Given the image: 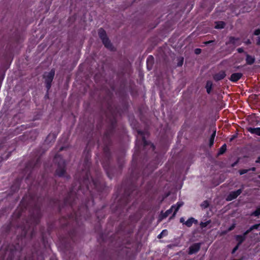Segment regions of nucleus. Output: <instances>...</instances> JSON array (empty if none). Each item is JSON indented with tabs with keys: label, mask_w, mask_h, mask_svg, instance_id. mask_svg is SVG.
I'll list each match as a JSON object with an SVG mask.
<instances>
[{
	"label": "nucleus",
	"mask_w": 260,
	"mask_h": 260,
	"mask_svg": "<svg viewBox=\"0 0 260 260\" xmlns=\"http://www.w3.org/2000/svg\"><path fill=\"white\" fill-rule=\"evenodd\" d=\"M258 226V225H255L253 226V227L251 229L255 228L256 229Z\"/></svg>",
	"instance_id": "30"
},
{
	"label": "nucleus",
	"mask_w": 260,
	"mask_h": 260,
	"mask_svg": "<svg viewBox=\"0 0 260 260\" xmlns=\"http://www.w3.org/2000/svg\"><path fill=\"white\" fill-rule=\"evenodd\" d=\"M194 52L196 54H199L201 52V49L197 48L195 49Z\"/></svg>",
	"instance_id": "23"
},
{
	"label": "nucleus",
	"mask_w": 260,
	"mask_h": 260,
	"mask_svg": "<svg viewBox=\"0 0 260 260\" xmlns=\"http://www.w3.org/2000/svg\"><path fill=\"white\" fill-rule=\"evenodd\" d=\"M225 23L222 21L216 22L215 28L217 29L223 28L224 26Z\"/></svg>",
	"instance_id": "11"
},
{
	"label": "nucleus",
	"mask_w": 260,
	"mask_h": 260,
	"mask_svg": "<svg viewBox=\"0 0 260 260\" xmlns=\"http://www.w3.org/2000/svg\"><path fill=\"white\" fill-rule=\"evenodd\" d=\"M98 33L100 38L102 40L103 43L104 44L106 48L112 50V45L110 43V41H109L108 39L107 38L105 31L102 28H100L99 30Z\"/></svg>",
	"instance_id": "1"
},
{
	"label": "nucleus",
	"mask_w": 260,
	"mask_h": 260,
	"mask_svg": "<svg viewBox=\"0 0 260 260\" xmlns=\"http://www.w3.org/2000/svg\"><path fill=\"white\" fill-rule=\"evenodd\" d=\"M238 51L239 52H242L243 51V49L242 48H239L238 49Z\"/></svg>",
	"instance_id": "28"
},
{
	"label": "nucleus",
	"mask_w": 260,
	"mask_h": 260,
	"mask_svg": "<svg viewBox=\"0 0 260 260\" xmlns=\"http://www.w3.org/2000/svg\"><path fill=\"white\" fill-rule=\"evenodd\" d=\"M54 71L51 70L48 73H46L44 75V78L45 79L47 89H49L51 87V83L54 76Z\"/></svg>",
	"instance_id": "2"
},
{
	"label": "nucleus",
	"mask_w": 260,
	"mask_h": 260,
	"mask_svg": "<svg viewBox=\"0 0 260 260\" xmlns=\"http://www.w3.org/2000/svg\"><path fill=\"white\" fill-rule=\"evenodd\" d=\"M180 222H182V223H184V219L183 218H180Z\"/></svg>",
	"instance_id": "29"
},
{
	"label": "nucleus",
	"mask_w": 260,
	"mask_h": 260,
	"mask_svg": "<svg viewBox=\"0 0 260 260\" xmlns=\"http://www.w3.org/2000/svg\"><path fill=\"white\" fill-rule=\"evenodd\" d=\"M250 170H252V171H255V168H251Z\"/></svg>",
	"instance_id": "33"
},
{
	"label": "nucleus",
	"mask_w": 260,
	"mask_h": 260,
	"mask_svg": "<svg viewBox=\"0 0 260 260\" xmlns=\"http://www.w3.org/2000/svg\"><path fill=\"white\" fill-rule=\"evenodd\" d=\"M209 223H210V221H208L205 222H201V226L202 228L206 227Z\"/></svg>",
	"instance_id": "20"
},
{
	"label": "nucleus",
	"mask_w": 260,
	"mask_h": 260,
	"mask_svg": "<svg viewBox=\"0 0 260 260\" xmlns=\"http://www.w3.org/2000/svg\"><path fill=\"white\" fill-rule=\"evenodd\" d=\"M256 162H260V158H259L256 161Z\"/></svg>",
	"instance_id": "32"
},
{
	"label": "nucleus",
	"mask_w": 260,
	"mask_h": 260,
	"mask_svg": "<svg viewBox=\"0 0 260 260\" xmlns=\"http://www.w3.org/2000/svg\"><path fill=\"white\" fill-rule=\"evenodd\" d=\"M196 221V220L193 218H190L188 219L184 223L188 227H190L192 225L193 222Z\"/></svg>",
	"instance_id": "9"
},
{
	"label": "nucleus",
	"mask_w": 260,
	"mask_h": 260,
	"mask_svg": "<svg viewBox=\"0 0 260 260\" xmlns=\"http://www.w3.org/2000/svg\"><path fill=\"white\" fill-rule=\"evenodd\" d=\"M202 206L204 208H207L208 206V203L207 201L204 202V203L202 204Z\"/></svg>",
	"instance_id": "22"
},
{
	"label": "nucleus",
	"mask_w": 260,
	"mask_h": 260,
	"mask_svg": "<svg viewBox=\"0 0 260 260\" xmlns=\"http://www.w3.org/2000/svg\"><path fill=\"white\" fill-rule=\"evenodd\" d=\"M200 244H199V243H196V244L192 245L189 248V253L191 254L197 252L200 249Z\"/></svg>",
	"instance_id": "5"
},
{
	"label": "nucleus",
	"mask_w": 260,
	"mask_h": 260,
	"mask_svg": "<svg viewBox=\"0 0 260 260\" xmlns=\"http://www.w3.org/2000/svg\"><path fill=\"white\" fill-rule=\"evenodd\" d=\"M167 234V231L166 230H163L160 234H159L157 237L159 239L161 238L164 235H166Z\"/></svg>",
	"instance_id": "18"
},
{
	"label": "nucleus",
	"mask_w": 260,
	"mask_h": 260,
	"mask_svg": "<svg viewBox=\"0 0 260 260\" xmlns=\"http://www.w3.org/2000/svg\"><path fill=\"white\" fill-rule=\"evenodd\" d=\"M236 239L239 241L238 244L240 245L244 240V237L242 236H237Z\"/></svg>",
	"instance_id": "17"
},
{
	"label": "nucleus",
	"mask_w": 260,
	"mask_h": 260,
	"mask_svg": "<svg viewBox=\"0 0 260 260\" xmlns=\"http://www.w3.org/2000/svg\"><path fill=\"white\" fill-rule=\"evenodd\" d=\"M242 192V189H239L236 191L231 192L227 197L228 201H232L236 199Z\"/></svg>",
	"instance_id": "4"
},
{
	"label": "nucleus",
	"mask_w": 260,
	"mask_h": 260,
	"mask_svg": "<svg viewBox=\"0 0 260 260\" xmlns=\"http://www.w3.org/2000/svg\"><path fill=\"white\" fill-rule=\"evenodd\" d=\"M260 34V29H256L254 31V34L255 35H258Z\"/></svg>",
	"instance_id": "24"
},
{
	"label": "nucleus",
	"mask_w": 260,
	"mask_h": 260,
	"mask_svg": "<svg viewBox=\"0 0 260 260\" xmlns=\"http://www.w3.org/2000/svg\"><path fill=\"white\" fill-rule=\"evenodd\" d=\"M64 172V170L63 168L61 169L60 170L59 169H58L56 171V173L58 176H61L63 175Z\"/></svg>",
	"instance_id": "16"
},
{
	"label": "nucleus",
	"mask_w": 260,
	"mask_h": 260,
	"mask_svg": "<svg viewBox=\"0 0 260 260\" xmlns=\"http://www.w3.org/2000/svg\"><path fill=\"white\" fill-rule=\"evenodd\" d=\"M248 131L252 134H255L257 136H260V127L252 128L250 127L248 128Z\"/></svg>",
	"instance_id": "8"
},
{
	"label": "nucleus",
	"mask_w": 260,
	"mask_h": 260,
	"mask_svg": "<svg viewBox=\"0 0 260 260\" xmlns=\"http://www.w3.org/2000/svg\"><path fill=\"white\" fill-rule=\"evenodd\" d=\"M239 244H238L233 250V253H234L237 250V249L238 248V247H239Z\"/></svg>",
	"instance_id": "25"
},
{
	"label": "nucleus",
	"mask_w": 260,
	"mask_h": 260,
	"mask_svg": "<svg viewBox=\"0 0 260 260\" xmlns=\"http://www.w3.org/2000/svg\"><path fill=\"white\" fill-rule=\"evenodd\" d=\"M153 59V57L152 56H149L148 58H147V62L149 61V60H151L152 61Z\"/></svg>",
	"instance_id": "26"
},
{
	"label": "nucleus",
	"mask_w": 260,
	"mask_h": 260,
	"mask_svg": "<svg viewBox=\"0 0 260 260\" xmlns=\"http://www.w3.org/2000/svg\"><path fill=\"white\" fill-rule=\"evenodd\" d=\"M183 205V203L182 202H178L177 203L172 206L171 208L169 210H168L165 213V216H168L173 211H174V213L173 214V216H174L178 211L179 209Z\"/></svg>",
	"instance_id": "3"
},
{
	"label": "nucleus",
	"mask_w": 260,
	"mask_h": 260,
	"mask_svg": "<svg viewBox=\"0 0 260 260\" xmlns=\"http://www.w3.org/2000/svg\"><path fill=\"white\" fill-rule=\"evenodd\" d=\"M248 172V170L243 169L240 171L239 173L240 175H243L246 173Z\"/></svg>",
	"instance_id": "21"
},
{
	"label": "nucleus",
	"mask_w": 260,
	"mask_h": 260,
	"mask_svg": "<svg viewBox=\"0 0 260 260\" xmlns=\"http://www.w3.org/2000/svg\"><path fill=\"white\" fill-rule=\"evenodd\" d=\"M253 214L255 216H258L260 215V208L257 209L255 212H253Z\"/></svg>",
	"instance_id": "19"
},
{
	"label": "nucleus",
	"mask_w": 260,
	"mask_h": 260,
	"mask_svg": "<svg viewBox=\"0 0 260 260\" xmlns=\"http://www.w3.org/2000/svg\"><path fill=\"white\" fill-rule=\"evenodd\" d=\"M225 76V74L224 72L221 71L216 74L214 76V79L215 80H220L223 79Z\"/></svg>",
	"instance_id": "7"
},
{
	"label": "nucleus",
	"mask_w": 260,
	"mask_h": 260,
	"mask_svg": "<svg viewBox=\"0 0 260 260\" xmlns=\"http://www.w3.org/2000/svg\"><path fill=\"white\" fill-rule=\"evenodd\" d=\"M216 135V131H214L210 139V145L211 146L214 143V140Z\"/></svg>",
	"instance_id": "12"
},
{
	"label": "nucleus",
	"mask_w": 260,
	"mask_h": 260,
	"mask_svg": "<svg viewBox=\"0 0 260 260\" xmlns=\"http://www.w3.org/2000/svg\"><path fill=\"white\" fill-rule=\"evenodd\" d=\"M183 59H181V60L178 63V66H181L182 65V64H183Z\"/></svg>",
	"instance_id": "27"
},
{
	"label": "nucleus",
	"mask_w": 260,
	"mask_h": 260,
	"mask_svg": "<svg viewBox=\"0 0 260 260\" xmlns=\"http://www.w3.org/2000/svg\"><path fill=\"white\" fill-rule=\"evenodd\" d=\"M230 41L231 42V43H232L233 44H234L236 45H238L240 44V43L239 42V39H236V38H231Z\"/></svg>",
	"instance_id": "14"
},
{
	"label": "nucleus",
	"mask_w": 260,
	"mask_h": 260,
	"mask_svg": "<svg viewBox=\"0 0 260 260\" xmlns=\"http://www.w3.org/2000/svg\"><path fill=\"white\" fill-rule=\"evenodd\" d=\"M242 74L240 73H236L232 74L230 80L233 82H236L239 80L242 77Z\"/></svg>",
	"instance_id": "6"
},
{
	"label": "nucleus",
	"mask_w": 260,
	"mask_h": 260,
	"mask_svg": "<svg viewBox=\"0 0 260 260\" xmlns=\"http://www.w3.org/2000/svg\"><path fill=\"white\" fill-rule=\"evenodd\" d=\"M234 226H232V227H231L230 228H229V231H231V230H232L234 229Z\"/></svg>",
	"instance_id": "31"
},
{
	"label": "nucleus",
	"mask_w": 260,
	"mask_h": 260,
	"mask_svg": "<svg viewBox=\"0 0 260 260\" xmlns=\"http://www.w3.org/2000/svg\"><path fill=\"white\" fill-rule=\"evenodd\" d=\"M212 86V82L209 81L207 82L206 88L207 89V91L208 93H209L211 91V88Z\"/></svg>",
	"instance_id": "10"
},
{
	"label": "nucleus",
	"mask_w": 260,
	"mask_h": 260,
	"mask_svg": "<svg viewBox=\"0 0 260 260\" xmlns=\"http://www.w3.org/2000/svg\"><path fill=\"white\" fill-rule=\"evenodd\" d=\"M254 58L252 57L249 56V55L247 56L246 61H247V63H248L249 64H251L254 62Z\"/></svg>",
	"instance_id": "15"
},
{
	"label": "nucleus",
	"mask_w": 260,
	"mask_h": 260,
	"mask_svg": "<svg viewBox=\"0 0 260 260\" xmlns=\"http://www.w3.org/2000/svg\"><path fill=\"white\" fill-rule=\"evenodd\" d=\"M226 149V146L225 144L223 145L219 149V152H218V155H220L223 154Z\"/></svg>",
	"instance_id": "13"
}]
</instances>
